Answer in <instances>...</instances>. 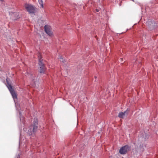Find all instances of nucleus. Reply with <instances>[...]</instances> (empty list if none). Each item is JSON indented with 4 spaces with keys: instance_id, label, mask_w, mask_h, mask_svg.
<instances>
[{
    "instance_id": "obj_1",
    "label": "nucleus",
    "mask_w": 158,
    "mask_h": 158,
    "mask_svg": "<svg viewBox=\"0 0 158 158\" xmlns=\"http://www.w3.org/2000/svg\"><path fill=\"white\" fill-rule=\"evenodd\" d=\"M38 121L37 119H34L33 124L29 128L27 134L29 135L33 136L35 135V132L37 131L38 127Z\"/></svg>"
},
{
    "instance_id": "obj_2",
    "label": "nucleus",
    "mask_w": 158,
    "mask_h": 158,
    "mask_svg": "<svg viewBox=\"0 0 158 158\" xmlns=\"http://www.w3.org/2000/svg\"><path fill=\"white\" fill-rule=\"evenodd\" d=\"M39 62V72L40 73H44L46 69V67L43 62V60L42 59V57L41 55L39 54L38 56Z\"/></svg>"
},
{
    "instance_id": "obj_3",
    "label": "nucleus",
    "mask_w": 158,
    "mask_h": 158,
    "mask_svg": "<svg viewBox=\"0 0 158 158\" xmlns=\"http://www.w3.org/2000/svg\"><path fill=\"white\" fill-rule=\"evenodd\" d=\"M6 86L10 91L14 99H16L17 98V95L15 93L14 90L12 88V87L11 84L9 82L8 79H6Z\"/></svg>"
},
{
    "instance_id": "obj_4",
    "label": "nucleus",
    "mask_w": 158,
    "mask_h": 158,
    "mask_svg": "<svg viewBox=\"0 0 158 158\" xmlns=\"http://www.w3.org/2000/svg\"><path fill=\"white\" fill-rule=\"evenodd\" d=\"M25 7L27 11L30 14L34 13L35 11V7L28 4L25 5Z\"/></svg>"
},
{
    "instance_id": "obj_5",
    "label": "nucleus",
    "mask_w": 158,
    "mask_h": 158,
    "mask_svg": "<svg viewBox=\"0 0 158 158\" xmlns=\"http://www.w3.org/2000/svg\"><path fill=\"white\" fill-rule=\"evenodd\" d=\"M44 29L45 32L49 36H52L53 35V33L52 31L51 27L48 25H45Z\"/></svg>"
},
{
    "instance_id": "obj_6",
    "label": "nucleus",
    "mask_w": 158,
    "mask_h": 158,
    "mask_svg": "<svg viewBox=\"0 0 158 158\" xmlns=\"http://www.w3.org/2000/svg\"><path fill=\"white\" fill-rule=\"evenodd\" d=\"M130 147L128 145H126L122 147L119 150V153L122 154H125L130 150Z\"/></svg>"
},
{
    "instance_id": "obj_7",
    "label": "nucleus",
    "mask_w": 158,
    "mask_h": 158,
    "mask_svg": "<svg viewBox=\"0 0 158 158\" xmlns=\"http://www.w3.org/2000/svg\"><path fill=\"white\" fill-rule=\"evenodd\" d=\"M128 112V109L123 112H121L119 113L118 117L120 118H123L126 114H127Z\"/></svg>"
},
{
    "instance_id": "obj_8",
    "label": "nucleus",
    "mask_w": 158,
    "mask_h": 158,
    "mask_svg": "<svg viewBox=\"0 0 158 158\" xmlns=\"http://www.w3.org/2000/svg\"><path fill=\"white\" fill-rule=\"evenodd\" d=\"M139 137L140 138H146L148 137H147V135H146L145 133L142 132L139 134Z\"/></svg>"
},
{
    "instance_id": "obj_9",
    "label": "nucleus",
    "mask_w": 158,
    "mask_h": 158,
    "mask_svg": "<svg viewBox=\"0 0 158 158\" xmlns=\"http://www.w3.org/2000/svg\"><path fill=\"white\" fill-rule=\"evenodd\" d=\"M148 26L149 27H151L153 26V24H154V22H152L151 21L148 20Z\"/></svg>"
},
{
    "instance_id": "obj_10",
    "label": "nucleus",
    "mask_w": 158,
    "mask_h": 158,
    "mask_svg": "<svg viewBox=\"0 0 158 158\" xmlns=\"http://www.w3.org/2000/svg\"><path fill=\"white\" fill-rule=\"evenodd\" d=\"M38 2L39 4L40 5L41 7L42 8H43V2L42 0H39Z\"/></svg>"
},
{
    "instance_id": "obj_11",
    "label": "nucleus",
    "mask_w": 158,
    "mask_h": 158,
    "mask_svg": "<svg viewBox=\"0 0 158 158\" xmlns=\"http://www.w3.org/2000/svg\"><path fill=\"white\" fill-rule=\"evenodd\" d=\"M61 62H62L63 63H64L65 61V60L64 59H63V58L61 56H60L59 58Z\"/></svg>"
},
{
    "instance_id": "obj_12",
    "label": "nucleus",
    "mask_w": 158,
    "mask_h": 158,
    "mask_svg": "<svg viewBox=\"0 0 158 158\" xmlns=\"http://www.w3.org/2000/svg\"><path fill=\"white\" fill-rule=\"evenodd\" d=\"M27 73V74H28V76H30L29 77H30L32 79V80H33L34 79H33V78H32V76H33V75H32V74H29V73Z\"/></svg>"
},
{
    "instance_id": "obj_13",
    "label": "nucleus",
    "mask_w": 158,
    "mask_h": 158,
    "mask_svg": "<svg viewBox=\"0 0 158 158\" xmlns=\"http://www.w3.org/2000/svg\"><path fill=\"white\" fill-rule=\"evenodd\" d=\"M85 146V145H83L82 147L81 148H80V150L81 151H82L84 148Z\"/></svg>"
},
{
    "instance_id": "obj_14",
    "label": "nucleus",
    "mask_w": 158,
    "mask_h": 158,
    "mask_svg": "<svg viewBox=\"0 0 158 158\" xmlns=\"http://www.w3.org/2000/svg\"><path fill=\"white\" fill-rule=\"evenodd\" d=\"M20 119L21 121H22V122H23V121H22V120H23V117H21V116H20Z\"/></svg>"
},
{
    "instance_id": "obj_15",
    "label": "nucleus",
    "mask_w": 158,
    "mask_h": 158,
    "mask_svg": "<svg viewBox=\"0 0 158 158\" xmlns=\"http://www.w3.org/2000/svg\"><path fill=\"white\" fill-rule=\"evenodd\" d=\"M96 11L97 12H98V11H99V10H98V9H96Z\"/></svg>"
},
{
    "instance_id": "obj_16",
    "label": "nucleus",
    "mask_w": 158,
    "mask_h": 158,
    "mask_svg": "<svg viewBox=\"0 0 158 158\" xmlns=\"http://www.w3.org/2000/svg\"><path fill=\"white\" fill-rule=\"evenodd\" d=\"M97 77H96V76H95V78H97Z\"/></svg>"
},
{
    "instance_id": "obj_17",
    "label": "nucleus",
    "mask_w": 158,
    "mask_h": 158,
    "mask_svg": "<svg viewBox=\"0 0 158 158\" xmlns=\"http://www.w3.org/2000/svg\"><path fill=\"white\" fill-rule=\"evenodd\" d=\"M0 1H3V0H0Z\"/></svg>"
},
{
    "instance_id": "obj_18",
    "label": "nucleus",
    "mask_w": 158,
    "mask_h": 158,
    "mask_svg": "<svg viewBox=\"0 0 158 158\" xmlns=\"http://www.w3.org/2000/svg\"><path fill=\"white\" fill-rule=\"evenodd\" d=\"M98 133L99 134H100V133L99 132H98Z\"/></svg>"
},
{
    "instance_id": "obj_19",
    "label": "nucleus",
    "mask_w": 158,
    "mask_h": 158,
    "mask_svg": "<svg viewBox=\"0 0 158 158\" xmlns=\"http://www.w3.org/2000/svg\"><path fill=\"white\" fill-rule=\"evenodd\" d=\"M15 13H14L13 14H15Z\"/></svg>"
},
{
    "instance_id": "obj_20",
    "label": "nucleus",
    "mask_w": 158,
    "mask_h": 158,
    "mask_svg": "<svg viewBox=\"0 0 158 158\" xmlns=\"http://www.w3.org/2000/svg\"><path fill=\"white\" fill-rule=\"evenodd\" d=\"M21 114V113H19L20 114Z\"/></svg>"
}]
</instances>
